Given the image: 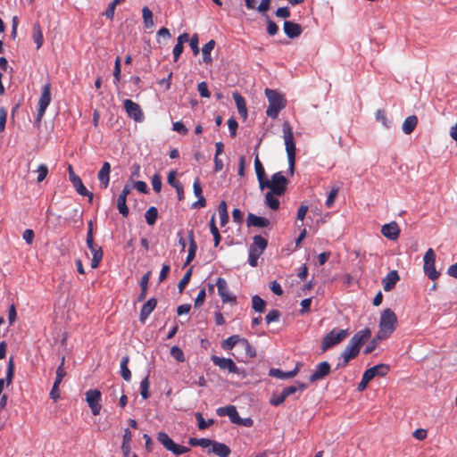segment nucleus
<instances>
[{"instance_id": "5701e85b", "label": "nucleus", "mask_w": 457, "mask_h": 457, "mask_svg": "<svg viewBox=\"0 0 457 457\" xmlns=\"http://www.w3.org/2000/svg\"><path fill=\"white\" fill-rule=\"evenodd\" d=\"M299 366H300V364L298 363L295 366V368L290 371H283L279 369H270L269 374H270V376L279 378V379L292 378L295 377L296 374L298 373Z\"/></svg>"}, {"instance_id": "a878e982", "label": "nucleus", "mask_w": 457, "mask_h": 457, "mask_svg": "<svg viewBox=\"0 0 457 457\" xmlns=\"http://www.w3.org/2000/svg\"><path fill=\"white\" fill-rule=\"evenodd\" d=\"M188 240H189V248H188V253L185 262V265L189 264L195 257L196 250H197V244L195 240V234L194 230L191 229L188 231Z\"/></svg>"}, {"instance_id": "5fc2aeb1", "label": "nucleus", "mask_w": 457, "mask_h": 457, "mask_svg": "<svg viewBox=\"0 0 457 457\" xmlns=\"http://www.w3.org/2000/svg\"><path fill=\"white\" fill-rule=\"evenodd\" d=\"M170 355L178 361L183 362L185 361L183 351L177 345L170 348Z\"/></svg>"}, {"instance_id": "0eeeda50", "label": "nucleus", "mask_w": 457, "mask_h": 457, "mask_svg": "<svg viewBox=\"0 0 457 457\" xmlns=\"http://www.w3.org/2000/svg\"><path fill=\"white\" fill-rule=\"evenodd\" d=\"M157 440L166 450L171 452L177 456L182 455L189 451V448L175 444L165 432H159L157 434Z\"/></svg>"}, {"instance_id": "de8ad7c7", "label": "nucleus", "mask_w": 457, "mask_h": 457, "mask_svg": "<svg viewBox=\"0 0 457 457\" xmlns=\"http://www.w3.org/2000/svg\"><path fill=\"white\" fill-rule=\"evenodd\" d=\"M66 371L64 370V357H62L61 364L58 366L56 370V376L54 384L56 386H60L62 381V378L65 377Z\"/></svg>"}, {"instance_id": "4c0bfd02", "label": "nucleus", "mask_w": 457, "mask_h": 457, "mask_svg": "<svg viewBox=\"0 0 457 457\" xmlns=\"http://www.w3.org/2000/svg\"><path fill=\"white\" fill-rule=\"evenodd\" d=\"M252 307L255 312L262 313L265 311L266 302L255 295L252 297Z\"/></svg>"}, {"instance_id": "6e6d98bb", "label": "nucleus", "mask_w": 457, "mask_h": 457, "mask_svg": "<svg viewBox=\"0 0 457 457\" xmlns=\"http://www.w3.org/2000/svg\"><path fill=\"white\" fill-rule=\"evenodd\" d=\"M120 79V57L118 56L115 59L114 62V70H113V83L118 85Z\"/></svg>"}, {"instance_id": "4d7b16f0", "label": "nucleus", "mask_w": 457, "mask_h": 457, "mask_svg": "<svg viewBox=\"0 0 457 457\" xmlns=\"http://www.w3.org/2000/svg\"><path fill=\"white\" fill-rule=\"evenodd\" d=\"M36 171L37 172V181L40 183L46 178L48 174V167L46 164L41 163Z\"/></svg>"}, {"instance_id": "393cba45", "label": "nucleus", "mask_w": 457, "mask_h": 457, "mask_svg": "<svg viewBox=\"0 0 457 457\" xmlns=\"http://www.w3.org/2000/svg\"><path fill=\"white\" fill-rule=\"evenodd\" d=\"M247 226L256 228H266L270 225V220L267 218L256 216L253 213L247 215Z\"/></svg>"}, {"instance_id": "ea45409f", "label": "nucleus", "mask_w": 457, "mask_h": 457, "mask_svg": "<svg viewBox=\"0 0 457 457\" xmlns=\"http://www.w3.org/2000/svg\"><path fill=\"white\" fill-rule=\"evenodd\" d=\"M210 229H211V233L212 234L213 236V240H214V245L215 246H218L220 242V232H219V229L215 224V214H213L211 218V220H210Z\"/></svg>"}, {"instance_id": "c9c22d12", "label": "nucleus", "mask_w": 457, "mask_h": 457, "mask_svg": "<svg viewBox=\"0 0 457 457\" xmlns=\"http://www.w3.org/2000/svg\"><path fill=\"white\" fill-rule=\"evenodd\" d=\"M220 225L224 226L228 222V206L225 201H221L218 206Z\"/></svg>"}, {"instance_id": "f704fd0d", "label": "nucleus", "mask_w": 457, "mask_h": 457, "mask_svg": "<svg viewBox=\"0 0 457 457\" xmlns=\"http://www.w3.org/2000/svg\"><path fill=\"white\" fill-rule=\"evenodd\" d=\"M242 338L237 335L231 336L222 341L221 347L224 350H231L237 344L240 345Z\"/></svg>"}, {"instance_id": "bf43d9fd", "label": "nucleus", "mask_w": 457, "mask_h": 457, "mask_svg": "<svg viewBox=\"0 0 457 457\" xmlns=\"http://www.w3.org/2000/svg\"><path fill=\"white\" fill-rule=\"evenodd\" d=\"M240 345L245 349L248 356L254 357L256 355L255 350L252 347L247 339L242 338Z\"/></svg>"}, {"instance_id": "58836bf2", "label": "nucleus", "mask_w": 457, "mask_h": 457, "mask_svg": "<svg viewBox=\"0 0 457 457\" xmlns=\"http://www.w3.org/2000/svg\"><path fill=\"white\" fill-rule=\"evenodd\" d=\"M149 278H150L149 271L147 273H145V275H143V277L141 278V280H140L141 293L138 295V301H143L145 298L148 283H149Z\"/></svg>"}, {"instance_id": "6e6552de", "label": "nucleus", "mask_w": 457, "mask_h": 457, "mask_svg": "<svg viewBox=\"0 0 457 457\" xmlns=\"http://www.w3.org/2000/svg\"><path fill=\"white\" fill-rule=\"evenodd\" d=\"M424 272L428 277V278L435 280L436 279L440 273L436 271L435 267V262H436V253L432 248L428 249L426 252L424 258Z\"/></svg>"}, {"instance_id": "603ef678", "label": "nucleus", "mask_w": 457, "mask_h": 457, "mask_svg": "<svg viewBox=\"0 0 457 457\" xmlns=\"http://www.w3.org/2000/svg\"><path fill=\"white\" fill-rule=\"evenodd\" d=\"M131 441L132 434L129 428H125L122 436L121 450L128 451V447H130Z\"/></svg>"}, {"instance_id": "b1692460", "label": "nucleus", "mask_w": 457, "mask_h": 457, "mask_svg": "<svg viewBox=\"0 0 457 457\" xmlns=\"http://www.w3.org/2000/svg\"><path fill=\"white\" fill-rule=\"evenodd\" d=\"M399 280V275L396 270H392L382 279L383 288L386 292L391 291L397 281Z\"/></svg>"}, {"instance_id": "864d4df0", "label": "nucleus", "mask_w": 457, "mask_h": 457, "mask_svg": "<svg viewBox=\"0 0 457 457\" xmlns=\"http://www.w3.org/2000/svg\"><path fill=\"white\" fill-rule=\"evenodd\" d=\"M192 275V268H190L183 276V278L180 279V281L178 284L179 291L181 293L188 284L190 278Z\"/></svg>"}, {"instance_id": "72a5a7b5", "label": "nucleus", "mask_w": 457, "mask_h": 457, "mask_svg": "<svg viewBox=\"0 0 457 457\" xmlns=\"http://www.w3.org/2000/svg\"><path fill=\"white\" fill-rule=\"evenodd\" d=\"M129 361V356H123L120 361V376L126 381H129L131 379V372L128 367Z\"/></svg>"}, {"instance_id": "69168bd1", "label": "nucleus", "mask_w": 457, "mask_h": 457, "mask_svg": "<svg viewBox=\"0 0 457 457\" xmlns=\"http://www.w3.org/2000/svg\"><path fill=\"white\" fill-rule=\"evenodd\" d=\"M189 45L195 55L198 54L199 47H198V36L196 34L193 35L189 39Z\"/></svg>"}, {"instance_id": "f8f14e48", "label": "nucleus", "mask_w": 457, "mask_h": 457, "mask_svg": "<svg viewBox=\"0 0 457 457\" xmlns=\"http://www.w3.org/2000/svg\"><path fill=\"white\" fill-rule=\"evenodd\" d=\"M283 138L285 141L287 157H295V145L294 141V134L289 122L283 123Z\"/></svg>"}, {"instance_id": "338daca9", "label": "nucleus", "mask_w": 457, "mask_h": 457, "mask_svg": "<svg viewBox=\"0 0 457 457\" xmlns=\"http://www.w3.org/2000/svg\"><path fill=\"white\" fill-rule=\"evenodd\" d=\"M34 237H35V234L32 229L28 228V229L24 230V232L22 234V238L28 245H32V243L34 241Z\"/></svg>"}, {"instance_id": "ddd939ff", "label": "nucleus", "mask_w": 457, "mask_h": 457, "mask_svg": "<svg viewBox=\"0 0 457 457\" xmlns=\"http://www.w3.org/2000/svg\"><path fill=\"white\" fill-rule=\"evenodd\" d=\"M123 105L129 118L137 122H142L144 120V113L138 104L130 99H126L123 102Z\"/></svg>"}, {"instance_id": "3c124183", "label": "nucleus", "mask_w": 457, "mask_h": 457, "mask_svg": "<svg viewBox=\"0 0 457 457\" xmlns=\"http://www.w3.org/2000/svg\"><path fill=\"white\" fill-rule=\"evenodd\" d=\"M262 253H259L253 248L249 247V254H248V263L252 267H256L258 264V259L261 256Z\"/></svg>"}, {"instance_id": "c03bdc74", "label": "nucleus", "mask_w": 457, "mask_h": 457, "mask_svg": "<svg viewBox=\"0 0 457 457\" xmlns=\"http://www.w3.org/2000/svg\"><path fill=\"white\" fill-rule=\"evenodd\" d=\"M195 419L197 420V427L199 429L203 430L210 426H212L214 423V420L212 419L208 420L207 421L204 419L201 412H196L195 414Z\"/></svg>"}, {"instance_id": "1a4fd4ad", "label": "nucleus", "mask_w": 457, "mask_h": 457, "mask_svg": "<svg viewBox=\"0 0 457 457\" xmlns=\"http://www.w3.org/2000/svg\"><path fill=\"white\" fill-rule=\"evenodd\" d=\"M51 103V86L46 83L43 86L37 105V121L40 122L45 115L46 110Z\"/></svg>"}, {"instance_id": "2f4dec72", "label": "nucleus", "mask_w": 457, "mask_h": 457, "mask_svg": "<svg viewBox=\"0 0 457 457\" xmlns=\"http://www.w3.org/2000/svg\"><path fill=\"white\" fill-rule=\"evenodd\" d=\"M215 46V41L210 40L207 42L202 48L203 53V61L205 63H211L212 62V57H211V52L213 50Z\"/></svg>"}, {"instance_id": "4be33fe9", "label": "nucleus", "mask_w": 457, "mask_h": 457, "mask_svg": "<svg viewBox=\"0 0 457 457\" xmlns=\"http://www.w3.org/2000/svg\"><path fill=\"white\" fill-rule=\"evenodd\" d=\"M157 305V300L154 297L150 298L145 303L143 304L141 311L139 320L142 323H145L152 312L155 309Z\"/></svg>"}, {"instance_id": "f03ea898", "label": "nucleus", "mask_w": 457, "mask_h": 457, "mask_svg": "<svg viewBox=\"0 0 457 457\" xmlns=\"http://www.w3.org/2000/svg\"><path fill=\"white\" fill-rule=\"evenodd\" d=\"M370 336L371 331L368 328L356 332L342 352L337 368L345 367L351 360L354 359L359 354L362 345L370 339Z\"/></svg>"}, {"instance_id": "8fccbe9b", "label": "nucleus", "mask_w": 457, "mask_h": 457, "mask_svg": "<svg viewBox=\"0 0 457 457\" xmlns=\"http://www.w3.org/2000/svg\"><path fill=\"white\" fill-rule=\"evenodd\" d=\"M386 338H380L378 337V333L375 336V337L369 343V345L364 348L363 353L369 354L372 353L376 347L378 346V343L382 340H385Z\"/></svg>"}, {"instance_id": "473e14b6", "label": "nucleus", "mask_w": 457, "mask_h": 457, "mask_svg": "<svg viewBox=\"0 0 457 457\" xmlns=\"http://www.w3.org/2000/svg\"><path fill=\"white\" fill-rule=\"evenodd\" d=\"M33 40L37 45V48L39 49L44 42L43 32L39 23L33 25Z\"/></svg>"}, {"instance_id": "6ab92c4d", "label": "nucleus", "mask_w": 457, "mask_h": 457, "mask_svg": "<svg viewBox=\"0 0 457 457\" xmlns=\"http://www.w3.org/2000/svg\"><path fill=\"white\" fill-rule=\"evenodd\" d=\"M216 413L219 417L228 416L233 424L237 422L239 417V414L234 405L220 407L216 410Z\"/></svg>"}, {"instance_id": "9d476101", "label": "nucleus", "mask_w": 457, "mask_h": 457, "mask_svg": "<svg viewBox=\"0 0 457 457\" xmlns=\"http://www.w3.org/2000/svg\"><path fill=\"white\" fill-rule=\"evenodd\" d=\"M216 287L222 303H229L232 305L237 304V296L232 292H230L225 278H218L216 280Z\"/></svg>"}, {"instance_id": "37998d69", "label": "nucleus", "mask_w": 457, "mask_h": 457, "mask_svg": "<svg viewBox=\"0 0 457 457\" xmlns=\"http://www.w3.org/2000/svg\"><path fill=\"white\" fill-rule=\"evenodd\" d=\"M306 387L307 386L304 383L297 382L296 385L287 386L283 388V390L285 391L286 395L288 397L298 391H303Z\"/></svg>"}, {"instance_id": "7c9ffc66", "label": "nucleus", "mask_w": 457, "mask_h": 457, "mask_svg": "<svg viewBox=\"0 0 457 457\" xmlns=\"http://www.w3.org/2000/svg\"><path fill=\"white\" fill-rule=\"evenodd\" d=\"M267 245H268V241L262 236L257 235V236L253 237V242L250 245V248H253L256 251H258L259 253H262L263 251L266 249Z\"/></svg>"}, {"instance_id": "39448f33", "label": "nucleus", "mask_w": 457, "mask_h": 457, "mask_svg": "<svg viewBox=\"0 0 457 457\" xmlns=\"http://www.w3.org/2000/svg\"><path fill=\"white\" fill-rule=\"evenodd\" d=\"M389 366L386 364H378L364 371L361 382L358 384V390L363 391L370 380L375 377H384L389 372Z\"/></svg>"}, {"instance_id": "4468645a", "label": "nucleus", "mask_w": 457, "mask_h": 457, "mask_svg": "<svg viewBox=\"0 0 457 457\" xmlns=\"http://www.w3.org/2000/svg\"><path fill=\"white\" fill-rule=\"evenodd\" d=\"M214 365L218 366L220 370H228L233 374H238L239 369L230 358L219 357L212 355L211 357Z\"/></svg>"}, {"instance_id": "774afa93", "label": "nucleus", "mask_w": 457, "mask_h": 457, "mask_svg": "<svg viewBox=\"0 0 457 457\" xmlns=\"http://www.w3.org/2000/svg\"><path fill=\"white\" fill-rule=\"evenodd\" d=\"M172 129L181 135H186L187 133V129L181 121H176L172 125Z\"/></svg>"}, {"instance_id": "09e8293b", "label": "nucleus", "mask_w": 457, "mask_h": 457, "mask_svg": "<svg viewBox=\"0 0 457 457\" xmlns=\"http://www.w3.org/2000/svg\"><path fill=\"white\" fill-rule=\"evenodd\" d=\"M13 374H14V362H13V358L11 357L8 361L6 378L4 379V382H6L7 386L12 384V378H13Z\"/></svg>"}, {"instance_id": "79ce46f5", "label": "nucleus", "mask_w": 457, "mask_h": 457, "mask_svg": "<svg viewBox=\"0 0 457 457\" xmlns=\"http://www.w3.org/2000/svg\"><path fill=\"white\" fill-rule=\"evenodd\" d=\"M149 387H150V381H149V376L147 375L140 382V395L143 399H148L150 397Z\"/></svg>"}, {"instance_id": "a18cd8bd", "label": "nucleus", "mask_w": 457, "mask_h": 457, "mask_svg": "<svg viewBox=\"0 0 457 457\" xmlns=\"http://www.w3.org/2000/svg\"><path fill=\"white\" fill-rule=\"evenodd\" d=\"M127 198L119 195L117 200V208L119 210V212L123 216L127 217L129 215V207L127 206Z\"/></svg>"}, {"instance_id": "aec40b11", "label": "nucleus", "mask_w": 457, "mask_h": 457, "mask_svg": "<svg viewBox=\"0 0 457 457\" xmlns=\"http://www.w3.org/2000/svg\"><path fill=\"white\" fill-rule=\"evenodd\" d=\"M284 32L289 38H295L298 37L302 32L303 29L300 24L286 21L284 22Z\"/></svg>"}, {"instance_id": "052dcab7", "label": "nucleus", "mask_w": 457, "mask_h": 457, "mask_svg": "<svg viewBox=\"0 0 457 457\" xmlns=\"http://www.w3.org/2000/svg\"><path fill=\"white\" fill-rule=\"evenodd\" d=\"M280 317V312L278 310H271L268 312L265 317V320L268 324L278 321Z\"/></svg>"}, {"instance_id": "bb28decb", "label": "nucleus", "mask_w": 457, "mask_h": 457, "mask_svg": "<svg viewBox=\"0 0 457 457\" xmlns=\"http://www.w3.org/2000/svg\"><path fill=\"white\" fill-rule=\"evenodd\" d=\"M71 182L79 195L83 196H88L89 201H92L93 194L87 191L79 177L71 180Z\"/></svg>"}, {"instance_id": "9b49d317", "label": "nucleus", "mask_w": 457, "mask_h": 457, "mask_svg": "<svg viewBox=\"0 0 457 457\" xmlns=\"http://www.w3.org/2000/svg\"><path fill=\"white\" fill-rule=\"evenodd\" d=\"M101 392L97 389H89L86 392V401L92 411V414L95 416L98 415L101 411Z\"/></svg>"}, {"instance_id": "2eb2a0df", "label": "nucleus", "mask_w": 457, "mask_h": 457, "mask_svg": "<svg viewBox=\"0 0 457 457\" xmlns=\"http://www.w3.org/2000/svg\"><path fill=\"white\" fill-rule=\"evenodd\" d=\"M86 244L92 253L91 268L96 269L103 259V249L101 246L96 245L94 240H91V243H89V241H86Z\"/></svg>"}, {"instance_id": "e433bc0d", "label": "nucleus", "mask_w": 457, "mask_h": 457, "mask_svg": "<svg viewBox=\"0 0 457 457\" xmlns=\"http://www.w3.org/2000/svg\"><path fill=\"white\" fill-rule=\"evenodd\" d=\"M145 221L149 226H153L155 224L156 220L158 218V210L154 206H151L147 209L145 213Z\"/></svg>"}, {"instance_id": "680f3d73", "label": "nucleus", "mask_w": 457, "mask_h": 457, "mask_svg": "<svg viewBox=\"0 0 457 457\" xmlns=\"http://www.w3.org/2000/svg\"><path fill=\"white\" fill-rule=\"evenodd\" d=\"M197 90L199 92V95L202 97H205V98L210 97V92H209V89H208V85H207V83L205 81H202V82H200L198 84Z\"/></svg>"}, {"instance_id": "c85d7f7f", "label": "nucleus", "mask_w": 457, "mask_h": 457, "mask_svg": "<svg viewBox=\"0 0 457 457\" xmlns=\"http://www.w3.org/2000/svg\"><path fill=\"white\" fill-rule=\"evenodd\" d=\"M233 99L235 100L238 113L244 117L246 118L247 116V109L245 104V98L238 93L234 92L233 93Z\"/></svg>"}, {"instance_id": "412c9836", "label": "nucleus", "mask_w": 457, "mask_h": 457, "mask_svg": "<svg viewBox=\"0 0 457 457\" xmlns=\"http://www.w3.org/2000/svg\"><path fill=\"white\" fill-rule=\"evenodd\" d=\"M207 453H214L219 457H228L231 450L227 445L213 441L212 448L208 449Z\"/></svg>"}, {"instance_id": "cd10ccee", "label": "nucleus", "mask_w": 457, "mask_h": 457, "mask_svg": "<svg viewBox=\"0 0 457 457\" xmlns=\"http://www.w3.org/2000/svg\"><path fill=\"white\" fill-rule=\"evenodd\" d=\"M254 169H255V172H256V177H257V179H258V182H259V187L262 186V182H264L266 180V176H265V170H264V168L259 159V155H258V153H254Z\"/></svg>"}, {"instance_id": "c756f323", "label": "nucleus", "mask_w": 457, "mask_h": 457, "mask_svg": "<svg viewBox=\"0 0 457 457\" xmlns=\"http://www.w3.org/2000/svg\"><path fill=\"white\" fill-rule=\"evenodd\" d=\"M417 123H418V119L416 116L411 115V116L407 117L403 123V127H402L403 131L406 135L411 134L415 129Z\"/></svg>"}, {"instance_id": "49530a36", "label": "nucleus", "mask_w": 457, "mask_h": 457, "mask_svg": "<svg viewBox=\"0 0 457 457\" xmlns=\"http://www.w3.org/2000/svg\"><path fill=\"white\" fill-rule=\"evenodd\" d=\"M142 16H143L145 26L146 28L153 27V25H154L153 12L148 7L145 6L142 9Z\"/></svg>"}, {"instance_id": "f3484780", "label": "nucleus", "mask_w": 457, "mask_h": 457, "mask_svg": "<svg viewBox=\"0 0 457 457\" xmlns=\"http://www.w3.org/2000/svg\"><path fill=\"white\" fill-rule=\"evenodd\" d=\"M381 234L390 240H396L400 235L399 226L395 221L385 224L381 228Z\"/></svg>"}, {"instance_id": "0e129e2a", "label": "nucleus", "mask_w": 457, "mask_h": 457, "mask_svg": "<svg viewBox=\"0 0 457 457\" xmlns=\"http://www.w3.org/2000/svg\"><path fill=\"white\" fill-rule=\"evenodd\" d=\"M278 27L277 26V24L271 21L270 19H267V32L269 35L270 36H274L278 33Z\"/></svg>"}, {"instance_id": "7ed1b4c3", "label": "nucleus", "mask_w": 457, "mask_h": 457, "mask_svg": "<svg viewBox=\"0 0 457 457\" xmlns=\"http://www.w3.org/2000/svg\"><path fill=\"white\" fill-rule=\"evenodd\" d=\"M265 96L269 101L266 114L271 119H277L279 112L286 107L287 100L281 93L274 89L266 88Z\"/></svg>"}, {"instance_id": "a211bd4d", "label": "nucleus", "mask_w": 457, "mask_h": 457, "mask_svg": "<svg viewBox=\"0 0 457 457\" xmlns=\"http://www.w3.org/2000/svg\"><path fill=\"white\" fill-rule=\"evenodd\" d=\"M110 172L111 164L108 162H104L97 174V179L100 182V187L102 188L108 187L110 182Z\"/></svg>"}, {"instance_id": "a19ab883", "label": "nucleus", "mask_w": 457, "mask_h": 457, "mask_svg": "<svg viewBox=\"0 0 457 457\" xmlns=\"http://www.w3.org/2000/svg\"><path fill=\"white\" fill-rule=\"evenodd\" d=\"M287 398V396L286 395L284 390L279 393H273L270 399V403L273 406H279L285 402Z\"/></svg>"}, {"instance_id": "e2e57ef3", "label": "nucleus", "mask_w": 457, "mask_h": 457, "mask_svg": "<svg viewBox=\"0 0 457 457\" xmlns=\"http://www.w3.org/2000/svg\"><path fill=\"white\" fill-rule=\"evenodd\" d=\"M153 189L159 193L162 189V178L159 174H154L152 178Z\"/></svg>"}, {"instance_id": "dca6fc26", "label": "nucleus", "mask_w": 457, "mask_h": 457, "mask_svg": "<svg viewBox=\"0 0 457 457\" xmlns=\"http://www.w3.org/2000/svg\"><path fill=\"white\" fill-rule=\"evenodd\" d=\"M330 373V364L328 361H321L316 365L314 371L309 379L312 383L323 379Z\"/></svg>"}, {"instance_id": "f257e3e1", "label": "nucleus", "mask_w": 457, "mask_h": 457, "mask_svg": "<svg viewBox=\"0 0 457 457\" xmlns=\"http://www.w3.org/2000/svg\"><path fill=\"white\" fill-rule=\"evenodd\" d=\"M287 184V179L280 171L274 173L270 179H266V180L262 182L260 189H270V191L265 194V204L269 208L273 211L279 208L280 203L276 196H281L285 194Z\"/></svg>"}, {"instance_id": "13d9d810", "label": "nucleus", "mask_w": 457, "mask_h": 457, "mask_svg": "<svg viewBox=\"0 0 457 457\" xmlns=\"http://www.w3.org/2000/svg\"><path fill=\"white\" fill-rule=\"evenodd\" d=\"M338 190L339 189L337 187H333L330 190L329 194L328 195L327 200L325 202L326 207L330 208L334 204V202L337 195Z\"/></svg>"}, {"instance_id": "423d86ee", "label": "nucleus", "mask_w": 457, "mask_h": 457, "mask_svg": "<svg viewBox=\"0 0 457 457\" xmlns=\"http://www.w3.org/2000/svg\"><path fill=\"white\" fill-rule=\"evenodd\" d=\"M349 335L348 329H332L322 339L321 349L323 352L328 351L331 347L338 345L345 340Z\"/></svg>"}, {"instance_id": "20e7f679", "label": "nucleus", "mask_w": 457, "mask_h": 457, "mask_svg": "<svg viewBox=\"0 0 457 457\" xmlns=\"http://www.w3.org/2000/svg\"><path fill=\"white\" fill-rule=\"evenodd\" d=\"M397 317L391 309H386L381 312L379 320L378 337L388 338L395 330Z\"/></svg>"}]
</instances>
